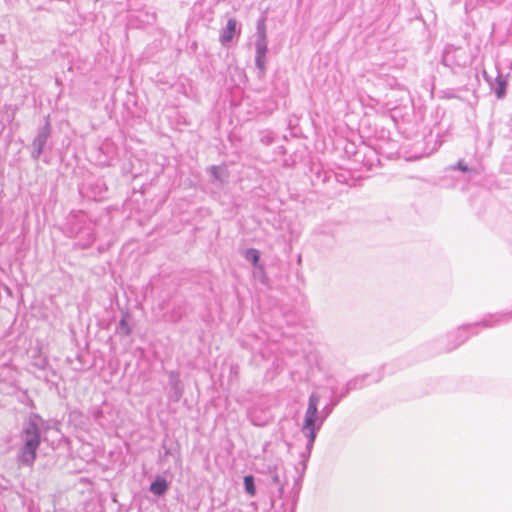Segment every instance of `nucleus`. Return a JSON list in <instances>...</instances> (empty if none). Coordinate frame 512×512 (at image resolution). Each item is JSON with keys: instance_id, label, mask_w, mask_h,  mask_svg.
Segmentation results:
<instances>
[{"instance_id": "1", "label": "nucleus", "mask_w": 512, "mask_h": 512, "mask_svg": "<svg viewBox=\"0 0 512 512\" xmlns=\"http://www.w3.org/2000/svg\"><path fill=\"white\" fill-rule=\"evenodd\" d=\"M44 421L38 415H32L23 424L19 434L20 447L16 454L18 467H33L37 459V450L41 444Z\"/></svg>"}, {"instance_id": "2", "label": "nucleus", "mask_w": 512, "mask_h": 512, "mask_svg": "<svg viewBox=\"0 0 512 512\" xmlns=\"http://www.w3.org/2000/svg\"><path fill=\"white\" fill-rule=\"evenodd\" d=\"M320 399L321 397L318 393L313 392L310 394L303 425L301 427V432L307 439L308 453L312 452L317 433L321 429L326 418L332 413L334 407L340 402L336 397H332L330 403L324 406L321 411H319L318 406Z\"/></svg>"}, {"instance_id": "3", "label": "nucleus", "mask_w": 512, "mask_h": 512, "mask_svg": "<svg viewBox=\"0 0 512 512\" xmlns=\"http://www.w3.org/2000/svg\"><path fill=\"white\" fill-rule=\"evenodd\" d=\"M268 51L266 15L262 14L256 23V41H255V65L259 70V76L262 77L266 71V54Z\"/></svg>"}, {"instance_id": "4", "label": "nucleus", "mask_w": 512, "mask_h": 512, "mask_svg": "<svg viewBox=\"0 0 512 512\" xmlns=\"http://www.w3.org/2000/svg\"><path fill=\"white\" fill-rule=\"evenodd\" d=\"M510 316V313L489 315L479 323L468 324L463 327H459L454 334L458 342L452 348L454 349L458 347L460 344L464 343L469 338L468 330L475 329L478 326H482L484 328L494 327L503 322H506Z\"/></svg>"}, {"instance_id": "5", "label": "nucleus", "mask_w": 512, "mask_h": 512, "mask_svg": "<svg viewBox=\"0 0 512 512\" xmlns=\"http://www.w3.org/2000/svg\"><path fill=\"white\" fill-rule=\"evenodd\" d=\"M74 218L77 220V223L80 224V223L83 222L85 225L79 226V227H74L75 224L72 223V225H73L72 233H75V236L78 238V244L82 248H87L95 240V237H94V224L91 223V222L86 224V222H85V215L83 213H79Z\"/></svg>"}, {"instance_id": "6", "label": "nucleus", "mask_w": 512, "mask_h": 512, "mask_svg": "<svg viewBox=\"0 0 512 512\" xmlns=\"http://www.w3.org/2000/svg\"><path fill=\"white\" fill-rule=\"evenodd\" d=\"M50 133L51 125L49 121H46L45 125L38 130L32 143L31 156L34 160H38L43 153L44 147L50 137Z\"/></svg>"}, {"instance_id": "7", "label": "nucleus", "mask_w": 512, "mask_h": 512, "mask_svg": "<svg viewBox=\"0 0 512 512\" xmlns=\"http://www.w3.org/2000/svg\"><path fill=\"white\" fill-rule=\"evenodd\" d=\"M106 190L105 182L102 179H95L92 182L83 184L80 192L88 199L98 201L104 198Z\"/></svg>"}, {"instance_id": "8", "label": "nucleus", "mask_w": 512, "mask_h": 512, "mask_svg": "<svg viewBox=\"0 0 512 512\" xmlns=\"http://www.w3.org/2000/svg\"><path fill=\"white\" fill-rule=\"evenodd\" d=\"M169 386L170 393L169 398L174 402H178L183 395V385L179 378L178 373L171 371L169 373Z\"/></svg>"}, {"instance_id": "9", "label": "nucleus", "mask_w": 512, "mask_h": 512, "mask_svg": "<svg viewBox=\"0 0 512 512\" xmlns=\"http://www.w3.org/2000/svg\"><path fill=\"white\" fill-rule=\"evenodd\" d=\"M237 29V21L235 18H230L227 21L226 27L222 29L219 40L223 45L231 42Z\"/></svg>"}, {"instance_id": "10", "label": "nucleus", "mask_w": 512, "mask_h": 512, "mask_svg": "<svg viewBox=\"0 0 512 512\" xmlns=\"http://www.w3.org/2000/svg\"><path fill=\"white\" fill-rule=\"evenodd\" d=\"M168 482L165 478L157 476L155 480L150 484L149 490L156 496H163L168 490Z\"/></svg>"}, {"instance_id": "11", "label": "nucleus", "mask_w": 512, "mask_h": 512, "mask_svg": "<svg viewBox=\"0 0 512 512\" xmlns=\"http://www.w3.org/2000/svg\"><path fill=\"white\" fill-rule=\"evenodd\" d=\"M364 379L365 377H357L352 380H350L345 387V390L342 391V393L339 396H335L339 401L344 398L350 391L360 389L364 386Z\"/></svg>"}, {"instance_id": "12", "label": "nucleus", "mask_w": 512, "mask_h": 512, "mask_svg": "<svg viewBox=\"0 0 512 512\" xmlns=\"http://www.w3.org/2000/svg\"><path fill=\"white\" fill-rule=\"evenodd\" d=\"M15 377L16 372L10 366L0 367V381L12 383Z\"/></svg>"}, {"instance_id": "13", "label": "nucleus", "mask_w": 512, "mask_h": 512, "mask_svg": "<svg viewBox=\"0 0 512 512\" xmlns=\"http://www.w3.org/2000/svg\"><path fill=\"white\" fill-rule=\"evenodd\" d=\"M506 80L502 78L501 75H498L496 78V87L495 94L498 99H502L506 94Z\"/></svg>"}, {"instance_id": "14", "label": "nucleus", "mask_w": 512, "mask_h": 512, "mask_svg": "<svg viewBox=\"0 0 512 512\" xmlns=\"http://www.w3.org/2000/svg\"><path fill=\"white\" fill-rule=\"evenodd\" d=\"M244 488L248 495L255 496L256 488L254 483V477L252 475H246L244 477Z\"/></svg>"}, {"instance_id": "15", "label": "nucleus", "mask_w": 512, "mask_h": 512, "mask_svg": "<svg viewBox=\"0 0 512 512\" xmlns=\"http://www.w3.org/2000/svg\"><path fill=\"white\" fill-rule=\"evenodd\" d=\"M311 455V452L308 453V450L306 449L305 452L301 454L302 461L299 463V465L296 467L297 472L300 473V476H303V474L306 471L307 468V461Z\"/></svg>"}, {"instance_id": "16", "label": "nucleus", "mask_w": 512, "mask_h": 512, "mask_svg": "<svg viewBox=\"0 0 512 512\" xmlns=\"http://www.w3.org/2000/svg\"><path fill=\"white\" fill-rule=\"evenodd\" d=\"M259 252L256 249L250 248L245 252V258L247 261L251 262L253 265H256L259 261Z\"/></svg>"}, {"instance_id": "17", "label": "nucleus", "mask_w": 512, "mask_h": 512, "mask_svg": "<svg viewBox=\"0 0 512 512\" xmlns=\"http://www.w3.org/2000/svg\"><path fill=\"white\" fill-rule=\"evenodd\" d=\"M117 331L125 336H128L131 333V328L126 320L125 317H123L117 327Z\"/></svg>"}, {"instance_id": "18", "label": "nucleus", "mask_w": 512, "mask_h": 512, "mask_svg": "<svg viewBox=\"0 0 512 512\" xmlns=\"http://www.w3.org/2000/svg\"><path fill=\"white\" fill-rule=\"evenodd\" d=\"M269 471L270 473L272 474V481L274 484L276 485H280V477L278 475V473L275 471V467L272 469L271 467L269 468Z\"/></svg>"}, {"instance_id": "19", "label": "nucleus", "mask_w": 512, "mask_h": 512, "mask_svg": "<svg viewBox=\"0 0 512 512\" xmlns=\"http://www.w3.org/2000/svg\"><path fill=\"white\" fill-rule=\"evenodd\" d=\"M457 168H458L459 170L463 171V172H467V171H468V167H467V165H465V164L463 163V161H459V162L457 163Z\"/></svg>"}, {"instance_id": "20", "label": "nucleus", "mask_w": 512, "mask_h": 512, "mask_svg": "<svg viewBox=\"0 0 512 512\" xmlns=\"http://www.w3.org/2000/svg\"><path fill=\"white\" fill-rule=\"evenodd\" d=\"M451 53L450 52H446L445 55H444V63L449 65V63L451 62Z\"/></svg>"}, {"instance_id": "21", "label": "nucleus", "mask_w": 512, "mask_h": 512, "mask_svg": "<svg viewBox=\"0 0 512 512\" xmlns=\"http://www.w3.org/2000/svg\"><path fill=\"white\" fill-rule=\"evenodd\" d=\"M47 362L46 360H42L41 364L39 365L41 368H44L46 366Z\"/></svg>"}, {"instance_id": "22", "label": "nucleus", "mask_w": 512, "mask_h": 512, "mask_svg": "<svg viewBox=\"0 0 512 512\" xmlns=\"http://www.w3.org/2000/svg\"><path fill=\"white\" fill-rule=\"evenodd\" d=\"M457 65H459V66H465V65H466V61H463V62H461V63H457Z\"/></svg>"}, {"instance_id": "23", "label": "nucleus", "mask_w": 512, "mask_h": 512, "mask_svg": "<svg viewBox=\"0 0 512 512\" xmlns=\"http://www.w3.org/2000/svg\"><path fill=\"white\" fill-rule=\"evenodd\" d=\"M460 52H461V50H459V49H455V50H454V54H456V53H460Z\"/></svg>"}]
</instances>
